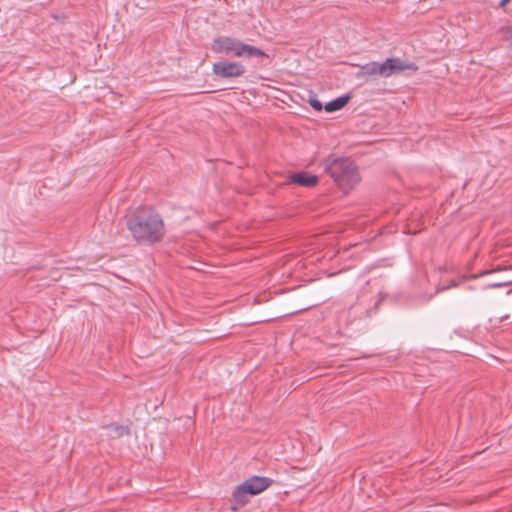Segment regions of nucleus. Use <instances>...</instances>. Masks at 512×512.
<instances>
[{
    "instance_id": "f257e3e1",
    "label": "nucleus",
    "mask_w": 512,
    "mask_h": 512,
    "mask_svg": "<svg viewBox=\"0 0 512 512\" xmlns=\"http://www.w3.org/2000/svg\"><path fill=\"white\" fill-rule=\"evenodd\" d=\"M126 227L139 244H154L165 236L161 216L150 206L139 207L125 216Z\"/></svg>"
},
{
    "instance_id": "f03ea898",
    "label": "nucleus",
    "mask_w": 512,
    "mask_h": 512,
    "mask_svg": "<svg viewBox=\"0 0 512 512\" xmlns=\"http://www.w3.org/2000/svg\"><path fill=\"white\" fill-rule=\"evenodd\" d=\"M325 170L343 191H349L360 181L357 166L348 158L332 160Z\"/></svg>"
},
{
    "instance_id": "7ed1b4c3",
    "label": "nucleus",
    "mask_w": 512,
    "mask_h": 512,
    "mask_svg": "<svg viewBox=\"0 0 512 512\" xmlns=\"http://www.w3.org/2000/svg\"><path fill=\"white\" fill-rule=\"evenodd\" d=\"M212 50L215 53H225L234 57L259 58L268 57L261 49L246 44L239 39L221 36L213 40Z\"/></svg>"
},
{
    "instance_id": "20e7f679",
    "label": "nucleus",
    "mask_w": 512,
    "mask_h": 512,
    "mask_svg": "<svg viewBox=\"0 0 512 512\" xmlns=\"http://www.w3.org/2000/svg\"><path fill=\"white\" fill-rule=\"evenodd\" d=\"M273 480L268 477L252 476L242 484L238 485L233 492V501L237 505H245L248 502V495H257L271 486Z\"/></svg>"
},
{
    "instance_id": "39448f33",
    "label": "nucleus",
    "mask_w": 512,
    "mask_h": 512,
    "mask_svg": "<svg viewBox=\"0 0 512 512\" xmlns=\"http://www.w3.org/2000/svg\"><path fill=\"white\" fill-rule=\"evenodd\" d=\"M377 76L388 78L405 70L417 71L418 67L413 62H407L398 57L387 58L384 62H376Z\"/></svg>"
},
{
    "instance_id": "423d86ee",
    "label": "nucleus",
    "mask_w": 512,
    "mask_h": 512,
    "mask_svg": "<svg viewBox=\"0 0 512 512\" xmlns=\"http://www.w3.org/2000/svg\"><path fill=\"white\" fill-rule=\"evenodd\" d=\"M212 70L220 78H237L245 73V67L241 63L230 61L216 62Z\"/></svg>"
},
{
    "instance_id": "0eeeda50",
    "label": "nucleus",
    "mask_w": 512,
    "mask_h": 512,
    "mask_svg": "<svg viewBox=\"0 0 512 512\" xmlns=\"http://www.w3.org/2000/svg\"><path fill=\"white\" fill-rule=\"evenodd\" d=\"M289 179L292 183L303 187H313L318 183V177L316 175H309L304 172L292 174Z\"/></svg>"
},
{
    "instance_id": "6e6552de",
    "label": "nucleus",
    "mask_w": 512,
    "mask_h": 512,
    "mask_svg": "<svg viewBox=\"0 0 512 512\" xmlns=\"http://www.w3.org/2000/svg\"><path fill=\"white\" fill-rule=\"evenodd\" d=\"M377 69H376V61H372L362 65L359 71L356 73L357 78L367 79L368 77H376Z\"/></svg>"
},
{
    "instance_id": "1a4fd4ad",
    "label": "nucleus",
    "mask_w": 512,
    "mask_h": 512,
    "mask_svg": "<svg viewBox=\"0 0 512 512\" xmlns=\"http://www.w3.org/2000/svg\"><path fill=\"white\" fill-rule=\"evenodd\" d=\"M349 99H350L349 95H344V96L338 97V98L330 101L329 103H327L324 106V109L327 112H334V111L340 110L348 103Z\"/></svg>"
},
{
    "instance_id": "9d476101",
    "label": "nucleus",
    "mask_w": 512,
    "mask_h": 512,
    "mask_svg": "<svg viewBox=\"0 0 512 512\" xmlns=\"http://www.w3.org/2000/svg\"><path fill=\"white\" fill-rule=\"evenodd\" d=\"M309 103L312 106V108L315 109L316 111H321L324 108L321 102L316 98L310 99Z\"/></svg>"
},
{
    "instance_id": "9b49d317",
    "label": "nucleus",
    "mask_w": 512,
    "mask_h": 512,
    "mask_svg": "<svg viewBox=\"0 0 512 512\" xmlns=\"http://www.w3.org/2000/svg\"><path fill=\"white\" fill-rule=\"evenodd\" d=\"M505 39L509 42V45L512 49V26L504 29Z\"/></svg>"
},
{
    "instance_id": "f8f14e48",
    "label": "nucleus",
    "mask_w": 512,
    "mask_h": 512,
    "mask_svg": "<svg viewBox=\"0 0 512 512\" xmlns=\"http://www.w3.org/2000/svg\"><path fill=\"white\" fill-rule=\"evenodd\" d=\"M109 428H111L117 436H121L124 432H127V430L122 426L112 425Z\"/></svg>"
},
{
    "instance_id": "ddd939ff",
    "label": "nucleus",
    "mask_w": 512,
    "mask_h": 512,
    "mask_svg": "<svg viewBox=\"0 0 512 512\" xmlns=\"http://www.w3.org/2000/svg\"><path fill=\"white\" fill-rule=\"evenodd\" d=\"M509 284V282H505V283H495V284H492L491 287H494V288H498V287H504V286H507Z\"/></svg>"
},
{
    "instance_id": "4468645a",
    "label": "nucleus",
    "mask_w": 512,
    "mask_h": 512,
    "mask_svg": "<svg viewBox=\"0 0 512 512\" xmlns=\"http://www.w3.org/2000/svg\"><path fill=\"white\" fill-rule=\"evenodd\" d=\"M508 2H509V0H502V1H501V6H504V5H505L506 3H508Z\"/></svg>"
}]
</instances>
